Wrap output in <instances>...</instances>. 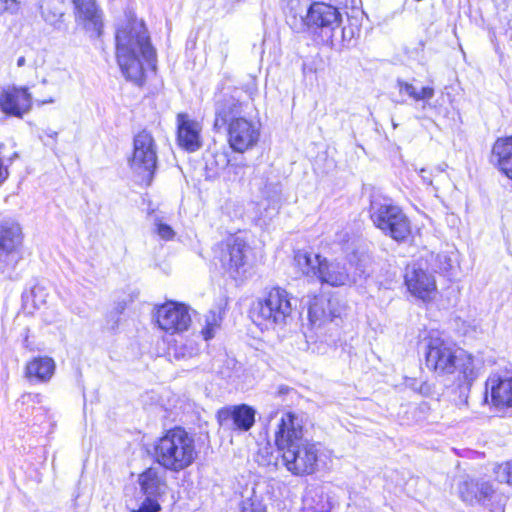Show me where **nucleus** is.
Here are the masks:
<instances>
[{"label": "nucleus", "mask_w": 512, "mask_h": 512, "mask_svg": "<svg viewBox=\"0 0 512 512\" xmlns=\"http://www.w3.org/2000/svg\"><path fill=\"white\" fill-rule=\"evenodd\" d=\"M451 259L447 254H437L435 256L434 268L440 272H447L451 268Z\"/></svg>", "instance_id": "nucleus-35"}, {"label": "nucleus", "mask_w": 512, "mask_h": 512, "mask_svg": "<svg viewBox=\"0 0 512 512\" xmlns=\"http://www.w3.org/2000/svg\"><path fill=\"white\" fill-rule=\"evenodd\" d=\"M137 482L144 496L160 499L166 494L168 488L166 469L160 465L151 466L139 474Z\"/></svg>", "instance_id": "nucleus-19"}, {"label": "nucleus", "mask_w": 512, "mask_h": 512, "mask_svg": "<svg viewBox=\"0 0 512 512\" xmlns=\"http://www.w3.org/2000/svg\"><path fill=\"white\" fill-rule=\"evenodd\" d=\"M75 11V20L87 31L99 36L102 28L101 12L95 0H72Z\"/></svg>", "instance_id": "nucleus-21"}, {"label": "nucleus", "mask_w": 512, "mask_h": 512, "mask_svg": "<svg viewBox=\"0 0 512 512\" xmlns=\"http://www.w3.org/2000/svg\"><path fill=\"white\" fill-rule=\"evenodd\" d=\"M344 308L337 298L314 296L308 301V318L313 327H321L341 317Z\"/></svg>", "instance_id": "nucleus-15"}, {"label": "nucleus", "mask_w": 512, "mask_h": 512, "mask_svg": "<svg viewBox=\"0 0 512 512\" xmlns=\"http://www.w3.org/2000/svg\"><path fill=\"white\" fill-rule=\"evenodd\" d=\"M437 171H438V172H443V171H444V168H442V167H440V166H439V167L437 168Z\"/></svg>", "instance_id": "nucleus-45"}, {"label": "nucleus", "mask_w": 512, "mask_h": 512, "mask_svg": "<svg viewBox=\"0 0 512 512\" xmlns=\"http://www.w3.org/2000/svg\"><path fill=\"white\" fill-rule=\"evenodd\" d=\"M116 58L126 79L140 84L144 69L140 56L155 69L156 51L143 21L128 18L116 32Z\"/></svg>", "instance_id": "nucleus-2"}, {"label": "nucleus", "mask_w": 512, "mask_h": 512, "mask_svg": "<svg viewBox=\"0 0 512 512\" xmlns=\"http://www.w3.org/2000/svg\"><path fill=\"white\" fill-rule=\"evenodd\" d=\"M495 490L488 481L468 479L459 485L461 499L468 504L486 505Z\"/></svg>", "instance_id": "nucleus-22"}, {"label": "nucleus", "mask_w": 512, "mask_h": 512, "mask_svg": "<svg viewBox=\"0 0 512 512\" xmlns=\"http://www.w3.org/2000/svg\"><path fill=\"white\" fill-rule=\"evenodd\" d=\"M296 303V298L288 291L274 287L253 304L251 319L262 329L282 328L292 321Z\"/></svg>", "instance_id": "nucleus-6"}, {"label": "nucleus", "mask_w": 512, "mask_h": 512, "mask_svg": "<svg viewBox=\"0 0 512 512\" xmlns=\"http://www.w3.org/2000/svg\"><path fill=\"white\" fill-rule=\"evenodd\" d=\"M125 310V303L124 302H121V303H118L117 306L115 307L114 311H112L110 313V317H111V320L113 321V324L111 326L112 329H114L117 324H118V320H119V315Z\"/></svg>", "instance_id": "nucleus-36"}, {"label": "nucleus", "mask_w": 512, "mask_h": 512, "mask_svg": "<svg viewBox=\"0 0 512 512\" xmlns=\"http://www.w3.org/2000/svg\"><path fill=\"white\" fill-rule=\"evenodd\" d=\"M396 86L400 93H405L415 101L430 100L434 96V89L432 87H422L420 90L402 79H397Z\"/></svg>", "instance_id": "nucleus-29"}, {"label": "nucleus", "mask_w": 512, "mask_h": 512, "mask_svg": "<svg viewBox=\"0 0 512 512\" xmlns=\"http://www.w3.org/2000/svg\"><path fill=\"white\" fill-rule=\"evenodd\" d=\"M22 230L14 221L0 223V274L12 277L17 264L22 259Z\"/></svg>", "instance_id": "nucleus-9"}, {"label": "nucleus", "mask_w": 512, "mask_h": 512, "mask_svg": "<svg viewBox=\"0 0 512 512\" xmlns=\"http://www.w3.org/2000/svg\"><path fill=\"white\" fill-rule=\"evenodd\" d=\"M405 284L416 297L426 300L436 289L435 278L432 274L415 265L408 267L405 274Z\"/></svg>", "instance_id": "nucleus-20"}, {"label": "nucleus", "mask_w": 512, "mask_h": 512, "mask_svg": "<svg viewBox=\"0 0 512 512\" xmlns=\"http://www.w3.org/2000/svg\"><path fill=\"white\" fill-rule=\"evenodd\" d=\"M156 317L159 327L171 334L186 331L192 322L189 307L174 301L161 305Z\"/></svg>", "instance_id": "nucleus-13"}, {"label": "nucleus", "mask_w": 512, "mask_h": 512, "mask_svg": "<svg viewBox=\"0 0 512 512\" xmlns=\"http://www.w3.org/2000/svg\"><path fill=\"white\" fill-rule=\"evenodd\" d=\"M159 500L156 497L145 496L139 507L132 509L130 512H159L161 510Z\"/></svg>", "instance_id": "nucleus-32"}, {"label": "nucleus", "mask_w": 512, "mask_h": 512, "mask_svg": "<svg viewBox=\"0 0 512 512\" xmlns=\"http://www.w3.org/2000/svg\"><path fill=\"white\" fill-rule=\"evenodd\" d=\"M419 175L425 184H428V185L432 184V173L429 172L427 169H424V168L420 169Z\"/></svg>", "instance_id": "nucleus-40"}, {"label": "nucleus", "mask_w": 512, "mask_h": 512, "mask_svg": "<svg viewBox=\"0 0 512 512\" xmlns=\"http://www.w3.org/2000/svg\"><path fill=\"white\" fill-rule=\"evenodd\" d=\"M67 8L65 0H42L40 4L41 15L50 25L60 23Z\"/></svg>", "instance_id": "nucleus-27"}, {"label": "nucleus", "mask_w": 512, "mask_h": 512, "mask_svg": "<svg viewBox=\"0 0 512 512\" xmlns=\"http://www.w3.org/2000/svg\"><path fill=\"white\" fill-rule=\"evenodd\" d=\"M497 479L512 485V462H506L498 467Z\"/></svg>", "instance_id": "nucleus-34"}, {"label": "nucleus", "mask_w": 512, "mask_h": 512, "mask_svg": "<svg viewBox=\"0 0 512 512\" xmlns=\"http://www.w3.org/2000/svg\"><path fill=\"white\" fill-rule=\"evenodd\" d=\"M365 270L360 266L350 273L348 268L339 262H328L324 259L317 279L330 286H344L356 282L357 276H362Z\"/></svg>", "instance_id": "nucleus-18"}, {"label": "nucleus", "mask_w": 512, "mask_h": 512, "mask_svg": "<svg viewBox=\"0 0 512 512\" xmlns=\"http://www.w3.org/2000/svg\"><path fill=\"white\" fill-rule=\"evenodd\" d=\"M229 158H228V155L226 153H217L215 154V162H216V165L219 167V168H226L229 164Z\"/></svg>", "instance_id": "nucleus-37"}, {"label": "nucleus", "mask_w": 512, "mask_h": 512, "mask_svg": "<svg viewBox=\"0 0 512 512\" xmlns=\"http://www.w3.org/2000/svg\"><path fill=\"white\" fill-rule=\"evenodd\" d=\"M153 456L164 469L179 473L198 456L194 436L180 426L168 429L155 441Z\"/></svg>", "instance_id": "nucleus-5"}, {"label": "nucleus", "mask_w": 512, "mask_h": 512, "mask_svg": "<svg viewBox=\"0 0 512 512\" xmlns=\"http://www.w3.org/2000/svg\"><path fill=\"white\" fill-rule=\"evenodd\" d=\"M290 392H293V389L288 386H280L277 391L279 396L289 394Z\"/></svg>", "instance_id": "nucleus-41"}, {"label": "nucleus", "mask_w": 512, "mask_h": 512, "mask_svg": "<svg viewBox=\"0 0 512 512\" xmlns=\"http://www.w3.org/2000/svg\"><path fill=\"white\" fill-rule=\"evenodd\" d=\"M43 135L47 136L48 138H51L55 143L57 142L58 132L54 131L50 128L42 129L41 132L38 134V137L41 141H43Z\"/></svg>", "instance_id": "nucleus-38"}, {"label": "nucleus", "mask_w": 512, "mask_h": 512, "mask_svg": "<svg viewBox=\"0 0 512 512\" xmlns=\"http://www.w3.org/2000/svg\"><path fill=\"white\" fill-rule=\"evenodd\" d=\"M290 9L287 16V23L296 33L306 30L317 34L321 42L333 45L334 40L344 41L346 38L345 28H342V14L339 9L324 2H312L306 9L305 14L293 12Z\"/></svg>", "instance_id": "nucleus-4"}, {"label": "nucleus", "mask_w": 512, "mask_h": 512, "mask_svg": "<svg viewBox=\"0 0 512 512\" xmlns=\"http://www.w3.org/2000/svg\"><path fill=\"white\" fill-rule=\"evenodd\" d=\"M155 229L154 232L163 240L169 241L172 240L175 236V231L172 227L164 222H162L159 218L155 219L154 223Z\"/></svg>", "instance_id": "nucleus-33"}, {"label": "nucleus", "mask_w": 512, "mask_h": 512, "mask_svg": "<svg viewBox=\"0 0 512 512\" xmlns=\"http://www.w3.org/2000/svg\"><path fill=\"white\" fill-rule=\"evenodd\" d=\"M4 169H3V163H2V160L0 159V182L4 181L5 178H6V175H4Z\"/></svg>", "instance_id": "nucleus-42"}, {"label": "nucleus", "mask_w": 512, "mask_h": 512, "mask_svg": "<svg viewBox=\"0 0 512 512\" xmlns=\"http://www.w3.org/2000/svg\"><path fill=\"white\" fill-rule=\"evenodd\" d=\"M4 8L0 9V13L4 11H15L17 9L16 0H0Z\"/></svg>", "instance_id": "nucleus-39"}, {"label": "nucleus", "mask_w": 512, "mask_h": 512, "mask_svg": "<svg viewBox=\"0 0 512 512\" xmlns=\"http://www.w3.org/2000/svg\"><path fill=\"white\" fill-rule=\"evenodd\" d=\"M501 172L512 179V136L498 139L492 149Z\"/></svg>", "instance_id": "nucleus-25"}, {"label": "nucleus", "mask_w": 512, "mask_h": 512, "mask_svg": "<svg viewBox=\"0 0 512 512\" xmlns=\"http://www.w3.org/2000/svg\"><path fill=\"white\" fill-rule=\"evenodd\" d=\"M201 130L200 123L191 119L188 114L177 115V141L186 151L195 152L201 148Z\"/></svg>", "instance_id": "nucleus-17"}, {"label": "nucleus", "mask_w": 512, "mask_h": 512, "mask_svg": "<svg viewBox=\"0 0 512 512\" xmlns=\"http://www.w3.org/2000/svg\"><path fill=\"white\" fill-rule=\"evenodd\" d=\"M218 258L226 271L240 274L251 265L252 249L243 238L230 237L220 243Z\"/></svg>", "instance_id": "nucleus-10"}, {"label": "nucleus", "mask_w": 512, "mask_h": 512, "mask_svg": "<svg viewBox=\"0 0 512 512\" xmlns=\"http://www.w3.org/2000/svg\"><path fill=\"white\" fill-rule=\"evenodd\" d=\"M157 145L154 137L147 130L135 135L133 154L129 160L131 169L142 178L147 185L152 181L157 168Z\"/></svg>", "instance_id": "nucleus-8"}, {"label": "nucleus", "mask_w": 512, "mask_h": 512, "mask_svg": "<svg viewBox=\"0 0 512 512\" xmlns=\"http://www.w3.org/2000/svg\"><path fill=\"white\" fill-rule=\"evenodd\" d=\"M249 107L247 102L241 100V91L234 88L230 92H223L215 98L214 128L220 130L237 118H243L242 113Z\"/></svg>", "instance_id": "nucleus-12"}, {"label": "nucleus", "mask_w": 512, "mask_h": 512, "mask_svg": "<svg viewBox=\"0 0 512 512\" xmlns=\"http://www.w3.org/2000/svg\"><path fill=\"white\" fill-rule=\"evenodd\" d=\"M370 219L385 236L405 242L411 234V223L403 210L391 199L373 196L369 207Z\"/></svg>", "instance_id": "nucleus-7"}, {"label": "nucleus", "mask_w": 512, "mask_h": 512, "mask_svg": "<svg viewBox=\"0 0 512 512\" xmlns=\"http://www.w3.org/2000/svg\"><path fill=\"white\" fill-rule=\"evenodd\" d=\"M282 186L280 182H267L262 189V196L269 202L276 204L280 201Z\"/></svg>", "instance_id": "nucleus-31"}, {"label": "nucleus", "mask_w": 512, "mask_h": 512, "mask_svg": "<svg viewBox=\"0 0 512 512\" xmlns=\"http://www.w3.org/2000/svg\"><path fill=\"white\" fill-rule=\"evenodd\" d=\"M426 366L437 375L458 373L460 387L469 389L478 373L474 358L452 343L439 337L430 336L425 351Z\"/></svg>", "instance_id": "nucleus-3"}, {"label": "nucleus", "mask_w": 512, "mask_h": 512, "mask_svg": "<svg viewBox=\"0 0 512 512\" xmlns=\"http://www.w3.org/2000/svg\"><path fill=\"white\" fill-rule=\"evenodd\" d=\"M324 259L318 254L305 250L297 251L294 257L295 263L302 274L316 278L319 276Z\"/></svg>", "instance_id": "nucleus-26"}, {"label": "nucleus", "mask_w": 512, "mask_h": 512, "mask_svg": "<svg viewBox=\"0 0 512 512\" xmlns=\"http://www.w3.org/2000/svg\"><path fill=\"white\" fill-rule=\"evenodd\" d=\"M226 127L228 144L235 152L244 153L254 148L260 139L261 125L258 121L237 118Z\"/></svg>", "instance_id": "nucleus-11"}, {"label": "nucleus", "mask_w": 512, "mask_h": 512, "mask_svg": "<svg viewBox=\"0 0 512 512\" xmlns=\"http://www.w3.org/2000/svg\"><path fill=\"white\" fill-rule=\"evenodd\" d=\"M239 512H266V505L263 503L262 497L257 496L253 490L250 496H242Z\"/></svg>", "instance_id": "nucleus-30"}, {"label": "nucleus", "mask_w": 512, "mask_h": 512, "mask_svg": "<svg viewBox=\"0 0 512 512\" xmlns=\"http://www.w3.org/2000/svg\"><path fill=\"white\" fill-rule=\"evenodd\" d=\"M303 418L295 412L282 414L275 431V444L286 469L294 475L317 470L321 446L303 437Z\"/></svg>", "instance_id": "nucleus-1"}, {"label": "nucleus", "mask_w": 512, "mask_h": 512, "mask_svg": "<svg viewBox=\"0 0 512 512\" xmlns=\"http://www.w3.org/2000/svg\"><path fill=\"white\" fill-rule=\"evenodd\" d=\"M26 63V59L24 56H20L18 59H17V66L18 67H23Z\"/></svg>", "instance_id": "nucleus-43"}, {"label": "nucleus", "mask_w": 512, "mask_h": 512, "mask_svg": "<svg viewBox=\"0 0 512 512\" xmlns=\"http://www.w3.org/2000/svg\"><path fill=\"white\" fill-rule=\"evenodd\" d=\"M54 101H55V100H54L52 97H50V98H48V99H46V100H42V101L40 102V104H41V105H43V104H50V103H54Z\"/></svg>", "instance_id": "nucleus-44"}, {"label": "nucleus", "mask_w": 512, "mask_h": 512, "mask_svg": "<svg viewBox=\"0 0 512 512\" xmlns=\"http://www.w3.org/2000/svg\"><path fill=\"white\" fill-rule=\"evenodd\" d=\"M32 107V96L27 87L9 86L0 92V110L8 115L22 118Z\"/></svg>", "instance_id": "nucleus-16"}, {"label": "nucleus", "mask_w": 512, "mask_h": 512, "mask_svg": "<svg viewBox=\"0 0 512 512\" xmlns=\"http://www.w3.org/2000/svg\"><path fill=\"white\" fill-rule=\"evenodd\" d=\"M55 371V362L52 358L35 357L29 361L25 368V375L30 382H47Z\"/></svg>", "instance_id": "nucleus-24"}, {"label": "nucleus", "mask_w": 512, "mask_h": 512, "mask_svg": "<svg viewBox=\"0 0 512 512\" xmlns=\"http://www.w3.org/2000/svg\"><path fill=\"white\" fill-rule=\"evenodd\" d=\"M256 410L247 404L228 405L217 411L220 426L240 432L249 431L255 423Z\"/></svg>", "instance_id": "nucleus-14"}, {"label": "nucleus", "mask_w": 512, "mask_h": 512, "mask_svg": "<svg viewBox=\"0 0 512 512\" xmlns=\"http://www.w3.org/2000/svg\"><path fill=\"white\" fill-rule=\"evenodd\" d=\"M490 389L491 401L498 408L512 407V377L491 375L486 381V392Z\"/></svg>", "instance_id": "nucleus-23"}, {"label": "nucleus", "mask_w": 512, "mask_h": 512, "mask_svg": "<svg viewBox=\"0 0 512 512\" xmlns=\"http://www.w3.org/2000/svg\"><path fill=\"white\" fill-rule=\"evenodd\" d=\"M223 320L222 312L218 310H210L204 316V326L201 329V335L204 340L208 341L214 338L216 332L220 329Z\"/></svg>", "instance_id": "nucleus-28"}]
</instances>
